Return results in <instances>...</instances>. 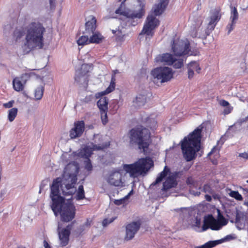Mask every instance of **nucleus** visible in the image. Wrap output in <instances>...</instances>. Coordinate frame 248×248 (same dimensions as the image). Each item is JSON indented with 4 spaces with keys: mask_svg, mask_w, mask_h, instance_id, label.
<instances>
[{
    "mask_svg": "<svg viewBox=\"0 0 248 248\" xmlns=\"http://www.w3.org/2000/svg\"><path fill=\"white\" fill-rule=\"evenodd\" d=\"M49 1H50V3L51 5L52 4V2H53V0H49Z\"/></svg>",
    "mask_w": 248,
    "mask_h": 248,
    "instance_id": "62",
    "label": "nucleus"
},
{
    "mask_svg": "<svg viewBox=\"0 0 248 248\" xmlns=\"http://www.w3.org/2000/svg\"><path fill=\"white\" fill-rule=\"evenodd\" d=\"M163 170H170L167 166H165Z\"/></svg>",
    "mask_w": 248,
    "mask_h": 248,
    "instance_id": "57",
    "label": "nucleus"
},
{
    "mask_svg": "<svg viewBox=\"0 0 248 248\" xmlns=\"http://www.w3.org/2000/svg\"><path fill=\"white\" fill-rule=\"evenodd\" d=\"M14 103H15L14 100H11L7 103H4L3 106L5 108H12L13 106Z\"/></svg>",
    "mask_w": 248,
    "mask_h": 248,
    "instance_id": "41",
    "label": "nucleus"
},
{
    "mask_svg": "<svg viewBox=\"0 0 248 248\" xmlns=\"http://www.w3.org/2000/svg\"><path fill=\"white\" fill-rule=\"evenodd\" d=\"M154 166V162L150 157L140 158L131 164H124L123 170H149Z\"/></svg>",
    "mask_w": 248,
    "mask_h": 248,
    "instance_id": "11",
    "label": "nucleus"
},
{
    "mask_svg": "<svg viewBox=\"0 0 248 248\" xmlns=\"http://www.w3.org/2000/svg\"><path fill=\"white\" fill-rule=\"evenodd\" d=\"M88 34L80 36L77 40V44L79 46H84L90 44V39L88 38Z\"/></svg>",
    "mask_w": 248,
    "mask_h": 248,
    "instance_id": "30",
    "label": "nucleus"
},
{
    "mask_svg": "<svg viewBox=\"0 0 248 248\" xmlns=\"http://www.w3.org/2000/svg\"><path fill=\"white\" fill-rule=\"evenodd\" d=\"M91 220H90L89 219H87V221L85 224V225L86 226H89L91 225Z\"/></svg>",
    "mask_w": 248,
    "mask_h": 248,
    "instance_id": "55",
    "label": "nucleus"
},
{
    "mask_svg": "<svg viewBox=\"0 0 248 248\" xmlns=\"http://www.w3.org/2000/svg\"><path fill=\"white\" fill-rule=\"evenodd\" d=\"M109 145V144H102L101 145L94 144L93 145L92 148L85 146L78 150L77 152H73L70 156L76 159L79 157L86 159V160L84 161L85 168L86 170H92L93 166L90 157L93 154V151L103 150Z\"/></svg>",
    "mask_w": 248,
    "mask_h": 248,
    "instance_id": "7",
    "label": "nucleus"
},
{
    "mask_svg": "<svg viewBox=\"0 0 248 248\" xmlns=\"http://www.w3.org/2000/svg\"><path fill=\"white\" fill-rule=\"evenodd\" d=\"M84 226H81L80 227V230H81V231H84Z\"/></svg>",
    "mask_w": 248,
    "mask_h": 248,
    "instance_id": "59",
    "label": "nucleus"
},
{
    "mask_svg": "<svg viewBox=\"0 0 248 248\" xmlns=\"http://www.w3.org/2000/svg\"><path fill=\"white\" fill-rule=\"evenodd\" d=\"M157 62H164L165 64L171 65L173 64L174 58L171 54L169 53L163 54L162 55L159 56L157 60Z\"/></svg>",
    "mask_w": 248,
    "mask_h": 248,
    "instance_id": "22",
    "label": "nucleus"
},
{
    "mask_svg": "<svg viewBox=\"0 0 248 248\" xmlns=\"http://www.w3.org/2000/svg\"><path fill=\"white\" fill-rule=\"evenodd\" d=\"M239 156L242 157L246 159H248V151L243 153H240Z\"/></svg>",
    "mask_w": 248,
    "mask_h": 248,
    "instance_id": "46",
    "label": "nucleus"
},
{
    "mask_svg": "<svg viewBox=\"0 0 248 248\" xmlns=\"http://www.w3.org/2000/svg\"><path fill=\"white\" fill-rule=\"evenodd\" d=\"M130 142L138 145L140 150L146 151L152 142L150 131L140 126L131 129L129 131Z\"/></svg>",
    "mask_w": 248,
    "mask_h": 248,
    "instance_id": "6",
    "label": "nucleus"
},
{
    "mask_svg": "<svg viewBox=\"0 0 248 248\" xmlns=\"http://www.w3.org/2000/svg\"><path fill=\"white\" fill-rule=\"evenodd\" d=\"M246 182L248 183V180H247V181H246Z\"/></svg>",
    "mask_w": 248,
    "mask_h": 248,
    "instance_id": "64",
    "label": "nucleus"
},
{
    "mask_svg": "<svg viewBox=\"0 0 248 248\" xmlns=\"http://www.w3.org/2000/svg\"><path fill=\"white\" fill-rule=\"evenodd\" d=\"M76 173L69 174L67 171H63L62 178H57L53 181L51 186L50 197L52 200L51 209L55 215L59 213L61 220L63 222H68L73 220L75 217L76 207L71 200L65 202L64 197L60 193V186H61L62 194L65 196L73 195L72 189L77 182Z\"/></svg>",
    "mask_w": 248,
    "mask_h": 248,
    "instance_id": "1",
    "label": "nucleus"
},
{
    "mask_svg": "<svg viewBox=\"0 0 248 248\" xmlns=\"http://www.w3.org/2000/svg\"><path fill=\"white\" fill-rule=\"evenodd\" d=\"M232 238V236L231 235H227L225 238H224L222 239L224 240L223 242H224L225 241L229 240L231 239Z\"/></svg>",
    "mask_w": 248,
    "mask_h": 248,
    "instance_id": "51",
    "label": "nucleus"
},
{
    "mask_svg": "<svg viewBox=\"0 0 248 248\" xmlns=\"http://www.w3.org/2000/svg\"><path fill=\"white\" fill-rule=\"evenodd\" d=\"M85 198V193L84 190L83 186L80 185L78 186V190L76 194V199L77 200H81Z\"/></svg>",
    "mask_w": 248,
    "mask_h": 248,
    "instance_id": "33",
    "label": "nucleus"
},
{
    "mask_svg": "<svg viewBox=\"0 0 248 248\" xmlns=\"http://www.w3.org/2000/svg\"><path fill=\"white\" fill-rule=\"evenodd\" d=\"M90 67L87 64H83L80 68L76 70L75 81L85 90L87 89L90 77Z\"/></svg>",
    "mask_w": 248,
    "mask_h": 248,
    "instance_id": "12",
    "label": "nucleus"
},
{
    "mask_svg": "<svg viewBox=\"0 0 248 248\" xmlns=\"http://www.w3.org/2000/svg\"><path fill=\"white\" fill-rule=\"evenodd\" d=\"M85 130V123L83 121H78L74 123V127L69 132V136L71 139L80 137Z\"/></svg>",
    "mask_w": 248,
    "mask_h": 248,
    "instance_id": "15",
    "label": "nucleus"
},
{
    "mask_svg": "<svg viewBox=\"0 0 248 248\" xmlns=\"http://www.w3.org/2000/svg\"><path fill=\"white\" fill-rule=\"evenodd\" d=\"M219 143L220 141H218L217 145L215 146L208 154V156L214 165L217 164L218 159L220 157L219 150L220 147H218Z\"/></svg>",
    "mask_w": 248,
    "mask_h": 248,
    "instance_id": "20",
    "label": "nucleus"
},
{
    "mask_svg": "<svg viewBox=\"0 0 248 248\" xmlns=\"http://www.w3.org/2000/svg\"><path fill=\"white\" fill-rule=\"evenodd\" d=\"M64 170H79V164L76 161H72L67 164Z\"/></svg>",
    "mask_w": 248,
    "mask_h": 248,
    "instance_id": "27",
    "label": "nucleus"
},
{
    "mask_svg": "<svg viewBox=\"0 0 248 248\" xmlns=\"http://www.w3.org/2000/svg\"><path fill=\"white\" fill-rule=\"evenodd\" d=\"M245 205H246L248 207V201L245 202Z\"/></svg>",
    "mask_w": 248,
    "mask_h": 248,
    "instance_id": "61",
    "label": "nucleus"
},
{
    "mask_svg": "<svg viewBox=\"0 0 248 248\" xmlns=\"http://www.w3.org/2000/svg\"><path fill=\"white\" fill-rule=\"evenodd\" d=\"M224 240L220 239L215 241H210L200 246L196 247L195 248H213L216 246L223 243Z\"/></svg>",
    "mask_w": 248,
    "mask_h": 248,
    "instance_id": "25",
    "label": "nucleus"
},
{
    "mask_svg": "<svg viewBox=\"0 0 248 248\" xmlns=\"http://www.w3.org/2000/svg\"><path fill=\"white\" fill-rule=\"evenodd\" d=\"M188 69V78L189 79H192L194 75V71H193L192 69L191 70L189 68H187Z\"/></svg>",
    "mask_w": 248,
    "mask_h": 248,
    "instance_id": "45",
    "label": "nucleus"
},
{
    "mask_svg": "<svg viewBox=\"0 0 248 248\" xmlns=\"http://www.w3.org/2000/svg\"><path fill=\"white\" fill-rule=\"evenodd\" d=\"M43 243L45 248H51V247L46 240H44Z\"/></svg>",
    "mask_w": 248,
    "mask_h": 248,
    "instance_id": "50",
    "label": "nucleus"
},
{
    "mask_svg": "<svg viewBox=\"0 0 248 248\" xmlns=\"http://www.w3.org/2000/svg\"><path fill=\"white\" fill-rule=\"evenodd\" d=\"M186 183L187 185H193L194 181L192 178L191 177H188L186 180Z\"/></svg>",
    "mask_w": 248,
    "mask_h": 248,
    "instance_id": "48",
    "label": "nucleus"
},
{
    "mask_svg": "<svg viewBox=\"0 0 248 248\" xmlns=\"http://www.w3.org/2000/svg\"><path fill=\"white\" fill-rule=\"evenodd\" d=\"M143 1L144 0H123L115 13L131 19L141 18L145 14Z\"/></svg>",
    "mask_w": 248,
    "mask_h": 248,
    "instance_id": "4",
    "label": "nucleus"
},
{
    "mask_svg": "<svg viewBox=\"0 0 248 248\" xmlns=\"http://www.w3.org/2000/svg\"><path fill=\"white\" fill-rule=\"evenodd\" d=\"M107 182L115 186H123L122 174L121 171H112L107 179Z\"/></svg>",
    "mask_w": 248,
    "mask_h": 248,
    "instance_id": "17",
    "label": "nucleus"
},
{
    "mask_svg": "<svg viewBox=\"0 0 248 248\" xmlns=\"http://www.w3.org/2000/svg\"><path fill=\"white\" fill-rule=\"evenodd\" d=\"M151 75L155 83L158 82L163 83L170 81L173 78L174 72L171 68L160 66L153 69Z\"/></svg>",
    "mask_w": 248,
    "mask_h": 248,
    "instance_id": "9",
    "label": "nucleus"
},
{
    "mask_svg": "<svg viewBox=\"0 0 248 248\" xmlns=\"http://www.w3.org/2000/svg\"><path fill=\"white\" fill-rule=\"evenodd\" d=\"M219 104L221 106L223 107H227L229 105V102L225 100H221Z\"/></svg>",
    "mask_w": 248,
    "mask_h": 248,
    "instance_id": "47",
    "label": "nucleus"
},
{
    "mask_svg": "<svg viewBox=\"0 0 248 248\" xmlns=\"http://www.w3.org/2000/svg\"><path fill=\"white\" fill-rule=\"evenodd\" d=\"M115 88V84H112V83H110V85L108 88L106 89L107 93H109L114 90Z\"/></svg>",
    "mask_w": 248,
    "mask_h": 248,
    "instance_id": "42",
    "label": "nucleus"
},
{
    "mask_svg": "<svg viewBox=\"0 0 248 248\" xmlns=\"http://www.w3.org/2000/svg\"><path fill=\"white\" fill-rule=\"evenodd\" d=\"M217 221L221 224V227L222 226L226 225L228 223L227 220L221 214L219 210L218 214V219Z\"/></svg>",
    "mask_w": 248,
    "mask_h": 248,
    "instance_id": "35",
    "label": "nucleus"
},
{
    "mask_svg": "<svg viewBox=\"0 0 248 248\" xmlns=\"http://www.w3.org/2000/svg\"><path fill=\"white\" fill-rule=\"evenodd\" d=\"M179 172L175 171V173H171V171H161L159 173L155 181L151 185L155 186L162 182L166 177L165 181L163 184L162 190L166 192L172 188H175L178 185L177 178Z\"/></svg>",
    "mask_w": 248,
    "mask_h": 248,
    "instance_id": "8",
    "label": "nucleus"
},
{
    "mask_svg": "<svg viewBox=\"0 0 248 248\" xmlns=\"http://www.w3.org/2000/svg\"><path fill=\"white\" fill-rule=\"evenodd\" d=\"M92 35L90 36V43L99 44L102 42L104 37L99 32L92 33Z\"/></svg>",
    "mask_w": 248,
    "mask_h": 248,
    "instance_id": "24",
    "label": "nucleus"
},
{
    "mask_svg": "<svg viewBox=\"0 0 248 248\" xmlns=\"http://www.w3.org/2000/svg\"><path fill=\"white\" fill-rule=\"evenodd\" d=\"M108 99L106 97L100 98L97 102V105L100 111L108 110Z\"/></svg>",
    "mask_w": 248,
    "mask_h": 248,
    "instance_id": "26",
    "label": "nucleus"
},
{
    "mask_svg": "<svg viewBox=\"0 0 248 248\" xmlns=\"http://www.w3.org/2000/svg\"><path fill=\"white\" fill-rule=\"evenodd\" d=\"M115 81H116L115 76V74H113L111 76L110 82L112 83V84H115Z\"/></svg>",
    "mask_w": 248,
    "mask_h": 248,
    "instance_id": "52",
    "label": "nucleus"
},
{
    "mask_svg": "<svg viewBox=\"0 0 248 248\" xmlns=\"http://www.w3.org/2000/svg\"><path fill=\"white\" fill-rule=\"evenodd\" d=\"M126 200H127L125 199V197H124L121 199L115 200L114 201V203L117 205H120L123 204H124Z\"/></svg>",
    "mask_w": 248,
    "mask_h": 248,
    "instance_id": "39",
    "label": "nucleus"
},
{
    "mask_svg": "<svg viewBox=\"0 0 248 248\" xmlns=\"http://www.w3.org/2000/svg\"><path fill=\"white\" fill-rule=\"evenodd\" d=\"M244 190L248 193V188H246Z\"/></svg>",
    "mask_w": 248,
    "mask_h": 248,
    "instance_id": "60",
    "label": "nucleus"
},
{
    "mask_svg": "<svg viewBox=\"0 0 248 248\" xmlns=\"http://www.w3.org/2000/svg\"><path fill=\"white\" fill-rule=\"evenodd\" d=\"M171 49L174 54L177 56L193 55L190 52V45L187 40H183L179 38L173 39Z\"/></svg>",
    "mask_w": 248,
    "mask_h": 248,
    "instance_id": "10",
    "label": "nucleus"
},
{
    "mask_svg": "<svg viewBox=\"0 0 248 248\" xmlns=\"http://www.w3.org/2000/svg\"><path fill=\"white\" fill-rule=\"evenodd\" d=\"M44 91V87L40 86L38 87L34 92V97L36 100H40L43 95Z\"/></svg>",
    "mask_w": 248,
    "mask_h": 248,
    "instance_id": "32",
    "label": "nucleus"
},
{
    "mask_svg": "<svg viewBox=\"0 0 248 248\" xmlns=\"http://www.w3.org/2000/svg\"><path fill=\"white\" fill-rule=\"evenodd\" d=\"M221 228V224L216 219L213 215H209L203 220L202 231H205L210 228L212 230H219Z\"/></svg>",
    "mask_w": 248,
    "mask_h": 248,
    "instance_id": "13",
    "label": "nucleus"
},
{
    "mask_svg": "<svg viewBox=\"0 0 248 248\" xmlns=\"http://www.w3.org/2000/svg\"><path fill=\"white\" fill-rule=\"evenodd\" d=\"M130 173L131 176L134 175L135 174L142 175L143 176L146 175L148 171H126Z\"/></svg>",
    "mask_w": 248,
    "mask_h": 248,
    "instance_id": "40",
    "label": "nucleus"
},
{
    "mask_svg": "<svg viewBox=\"0 0 248 248\" xmlns=\"http://www.w3.org/2000/svg\"><path fill=\"white\" fill-rule=\"evenodd\" d=\"M231 11L230 20H231L232 22L236 23V21L238 20L239 16L237 8L235 7H233L231 6Z\"/></svg>",
    "mask_w": 248,
    "mask_h": 248,
    "instance_id": "28",
    "label": "nucleus"
},
{
    "mask_svg": "<svg viewBox=\"0 0 248 248\" xmlns=\"http://www.w3.org/2000/svg\"><path fill=\"white\" fill-rule=\"evenodd\" d=\"M112 32H113V33H115L116 32V31H113Z\"/></svg>",
    "mask_w": 248,
    "mask_h": 248,
    "instance_id": "63",
    "label": "nucleus"
},
{
    "mask_svg": "<svg viewBox=\"0 0 248 248\" xmlns=\"http://www.w3.org/2000/svg\"><path fill=\"white\" fill-rule=\"evenodd\" d=\"M125 35L122 34L121 31H118L116 35V41L117 42H123L124 40Z\"/></svg>",
    "mask_w": 248,
    "mask_h": 248,
    "instance_id": "38",
    "label": "nucleus"
},
{
    "mask_svg": "<svg viewBox=\"0 0 248 248\" xmlns=\"http://www.w3.org/2000/svg\"><path fill=\"white\" fill-rule=\"evenodd\" d=\"M72 226V224L67 225L66 228H63L59 232V238L60 241V245L62 247L66 246L69 243Z\"/></svg>",
    "mask_w": 248,
    "mask_h": 248,
    "instance_id": "18",
    "label": "nucleus"
},
{
    "mask_svg": "<svg viewBox=\"0 0 248 248\" xmlns=\"http://www.w3.org/2000/svg\"><path fill=\"white\" fill-rule=\"evenodd\" d=\"M222 15L221 14V9L220 7L215 8L211 11V16L209 17V22L208 23V27L213 30L217 22L221 19Z\"/></svg>",
    "mask_w": 248,
    "mask_h": 248,
    "instance_id": "19",
    "label": "nucleus"
},
{
    "mask_svg": "<svg viewBox=\"0 0 248 248\" xmlns=\"http://www.w3.org/2000/svg\"><path fill=\"white\" fill-rule=\"evenodd\" d=\"M18 112V109L16 108H13L8 110V119L10 122H13L16 116H17Z\"/></svg>",
    "mask_w": 248,
    "mask_h": 248,
    "instance_id": "29",
    "label": "nucleus"
},
{
    "mask_svg": "<svg viewBox=\"0 0 248 248\" xmlns=\"http://www.w3.org/2000/svg\"><path fill=\"white\" fill-rule=\"evenodd\" d=\"M114 219H110L109 220L108 218H105L102 221V224L104 226H107L108 224L111 223Z\"/></svg>",
    "mask_w": 248,
    "mask_h": 248,
    "instance_id": "44",
    "label": "nucleus"
},
{
    "mask_svg": "<svg viewBox=\"0 0 248 248\" xmlns=\"http://www.w3.org/2000/svg\"><path fill=\"white\" fill-rule=\"evenodd\" d=\"M133 194V190H131L130 192L127 195H126L124 197H125V199H126L127 200L129 199L130 196Z\"/></svg>",
    "mask_w": 248,
    "mask_h": 248,
    "instance_id": "53",
    "label": "nucleus"
},
{
    "mask_svg": "<svg viewBox=\"0 0 248 248\" xmlns=\"http://www.w3.org/2000/svg\"><path fill=\"white\" fill-rule=\"evenodd\" d=\"M187 68H189L191 70L192 69L194 71H195L198 74L200 73L201 70L199 63L196 62H190L188 64Z\"/></svg>",
    "mask_w": 248,
    "mask_h": 248,
    "instance_id": "31",
    "label": "nucleus"
},
{
    "mask_svg": "<svg viewBox=\"0 0 248 248\" xmlns=\"http://www.w3.org/2000/svg\"><path fill=\"white\" fill-rule=\"evenodd\" d=\"M196 223H197V224H198V225L200 224V220H196Z\"/></svg>",
    "mask_w": 248,
    "mask_h": 248,
    "instance_id": "58",
    "label": "nucleus"
},
{
    "mask_svg": "<svg viewBox=\"0 0 248 248\" xmlns=\"http://www.w3.org/2000/svg\"><path fill=\"white\" fill-rule=\"evenodd\" d=\"M90 20L87 21L85 23V30L84 34L90 35L93 33L96 28V19L93 16H90Z\"/></svg>",
    "mask_w": 248,
    "mask_h": 248,
    "instance_id": "21",
    "label": "nucleus"
},
{
    "mask_svg": "<svg viewBox=\"0 0 248 248\" xmlns=\"http://www.w3.org/2000/svg\"><path fill=\"white\" fill-rule=\"evenodd\" d=\"M210 188V186L207 184H205L203 186V189L205 192L208 191V189Z\"/></svg>",
    "mask_w": 248,
    "mask_h": 248,
    "instance_id": "49",
    "label": "nucleus"
},
{
    "mask_svg": "<svg viewBox=\"0 0 248 248\" xmlns=\"http://www.w3.org/2000/svg\"><path fill=\"white\" fill-rule=\"evenodd\" d=\"M205 198L207 201H210L212 199L211 196L209 195H206Z\"/></svg>",
    "mask_w": 248,
    "mask_h": 248,
    "instance_id": "56",
    "label": "nucleus"
},
{
    "mask_svg": "<svg viewBox=\"0 0 248 248\" xmlns=\"http://www.w3.org/2000/svg\"><path fill=\"white\" fill-rule=\"evenodd\" d=\"M133 194V190H131L130 192L127 195H126L124 197H125V199H126L127 200L129 199L130 196Z\"/></svg>",
    "mask_w": 248,
    "mask_h": 248,
    "instance_id": "54",
    "label": "nucleus"
},
{
    "mask_svg": "<svg viewBox=\"0 0 248 248\" xmlns=\"http://www.w3.org/2000/svg\"><path fill=\"white\" fill-rule=\"evenodd\" d=\"M173 67L175 68H180L183 65V60L182 59L176 60L174 59V61L173 63Z\"/></svg>",
    "mask_w": 248,
    "mask_h": 248,
    "instance_id": "37",
    "label": "nucleus"
},
{
    "mask_svg": "<svg viewBox=\"0 0 248 248\" xmlns=\"http://www.w3.org/2000/svg\"><path fill=\"white\" fill-rule=\"evenodd\" d=\"M203 128L202 124L199 125L181 141L183 156L187 161L194 159L197 156V153L201 150Z\"/></svg>",
    "mask_w": 248,
    "mask_h": 248,
    "instance_id": "3",
    "label": "nucleus"
},
{
    "mask_svg": "<svg viewBox=\"0 0 248 248\" xmlns=\"http://www.w3.org/2000/svg\"><path fill=\"white\" fill-rule=\"evenodd\" d=\"M27 32L25 43L23 47L24 54L29 53L31 50L42 49L44 47V34L46 29L39 22H32L27 27H18L14 30L12 38L15 43L20 42Z\"/></svg>",
    "mask_w": 248,
    "mask_h": 248,
    "instance_id": "2",
    "label": "nucleus"
},
{
    "mask_svg": "<svg viewBox=\"0 0 248 248\" xmlns=\"http://www.w3.org/2000/svg\"><path fill=\"white\" fill-rule=\"evenodd\" d=\"M229 195L237 201H241L243 200L242 196L237 191H231Z\"/></svg>",
    "mask_w": 248,
    "mask_h": 248,
    "instance_id": "34",
    "label": "nucleus"
},
{
    "mask_svg": "<svg viewBox=\"0 0 248 248\" xmlns=\"http://www.w3.org/2000/svg\"><path fill=\"white\" fill-rule=\"evenodd\" d=\"M107 111L108 110H101V118L102 121V123L104 124H106L108 122V116H107Z\"/></svg>",
    "mask_w": 248,
    "mask_h": 248,
    "instance_id": "36",
    "label": "nucleus"
},
{
    "mask_svg": "<svg viewBox=\"0 0 248 248\" xmlns=\"http://www.w3.org/2000/svg\"><path fill=\"white\" fill-rule=\"evenodd\" d=\"M29 74L25 73L20 77L15 78L13 80L14 89L17 92L22 91L24 89L25 85L30 79Z\"/></svg>",
    "mask_w": 248,
    "mask_h": 248,
    "instance_id": "14",
    "label": "nucleus"
},
{
    "mask_svg": "<svg viewBox=\"0 0 248 248\" xmlns=\"http://www.w3.org/2000/svg\"><path fill=\"white\" fill-rule=\"evenodd\" d=\"M236 23H233L231 22V24H229L227 26V29L228 30V33L229 34L234 28Z\"/></svg>",
    "mask_w": 248,
    "mask_h": 248,
    "instance_id": "43",
    "label": "nucleus"
},
{
    "mask_svg": "<svg viewBox=\"0 0 248 248\" xmlns=\"http://www.w3.org/2000/svg\"><path fill=\"white\" fill-rule=\"evenodd\" d=\"M169 0H160V2L155 5L153 8V13L149 15L140 34H145L152 37L154 34V30L160 24V21L156 18L155 16L161 15L166 9L168 5Z\"/></svg>",
    "mask_w": 248,
    "mask_h": 248,
    "instance_id": "5",
    "label": "nucleus"
},
{
    "mask_svg": "<svg viewBox=\"0 0 248 248\" xmlns=\"http://www.w3.org/2000/svg\"><path fill=\"white\" fill-rule=\"evenodd\" d=\"M146 102V95L143 94H139L133 101L136 107H140L144 105Z\"/></svg>",
    "mask_w": 248,
    "mask_h": 248,
    "instance_id": "23",
    "label": "nucleus"
},
{
    "mask_svg": "<svg viewBox=\"0 0 248 248\" xmlns=\"http://www.w3.org/2000/svg\"><path fill=\"white\" fill-rule=\"evenodd\" d=\"M140 221H134L127 225L125 239L130 240L135 236L140 227Z\"/></svg>",
    "mask_w": 248,
    "mask_h": 248,
    "instance_id": "16",
    "label": "nucleus"
}]
</instances>
